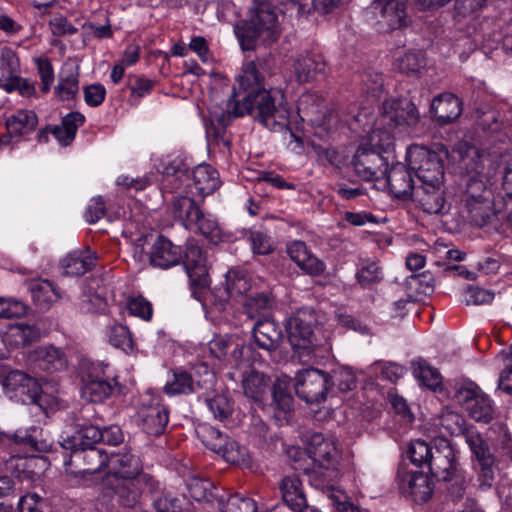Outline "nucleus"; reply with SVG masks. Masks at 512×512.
I'll return each mask as SVG.
<instances>
[{"instance_id":"1","label":"nucleus","mask_w":512,"mask_h":512,"mask_svg":"<svg viewBox=\"0 0 512 512\" xmlns=\"http://www.w3.org/2000/svg\"><path fill=\"white\" fill-rule=\"evenodd\" d=\"M270 74L271 65L268 58H257L243 67L226 108L210 110L206 123L208 141L222 143L228 147L230 142L225 137L227 126L232 118L246 113H255V118L269 130L287 128L290 112L283 92L266 88L265 80Z\"/></svg>"},{"instance_id":"2","label":"nucleus","mask_w":512,"mask_h":512,"mask_svg":"<svg viewBox=\"0 0 512 512\" xmlns=\"http://www.w3.org/2000/svg\"><path fill=\"white\" fill-rule=\"evenodd\" d=\"M70 458L65 461V465H74L77 470L75 473L81 475L94 474L108 465L105 484L113 490L122 499L125 505L128 495V456L126 454H111L108 457L102 450L90 446L69 449Z\"/></svg>"},{"instance_id":"3","label":"nucleus","mask_w":512,"mask_h":512,"mask_svg":"<svg viewBox=\"0 0 512 512\" xmlns=\"http://www.w3.org/2000/svg\"><path fill=\"white\" fill-rule=\"evenodd\" d=\"M420 121V114L413 102L408 99H388L383 102L375 127L368 133L367 141L383 150L394 145L395 131H404L415 127Z\"/></svg>"},{"instance_id":"4","label":"nucleus","mask_w":512,"mask_h":512,"mask_svg":"<svg viewBox=\"0 0 512 512\" xmlns=\"http://www.w3.org/2000/svg\"><path fill=\"white\" fill-rule=\"evenodd\" d=\"M279 11L269 1L259 2L248 20L239 21L235 34L243 50H253L259 44H271L278 40L282 28Z\"/></svg>"},{"instance_id":"5","label":"nucleus","mask_w":512,"mask_h":512,"mask_svg":"<svg viewBox=\"0 0 512 512\" xmlns=\"http://www.w3.org/2000/svg\"><path fill=\"white\" fill-rule=\"evenodd\" d=\"M308 453L316 466L310 474V481L317 489L334 485L339 477L337 469L340 450L333 437L314 433L308 443Z\"/></svg>"},{"instance_id":"6","label":"nucleus","mask_w":512,"mask_h":512,"mask_svg":"<svg viewBox=\"0 0 512 512\" xmlns=\"http://www.w3.org/2000/svg\"><path fill=\"white\" fill-rule=\"evenodd\" d=\"M0 384L11 398H18L24 404H33L42 411H47L48 396L42 392L38 381L24 371L2 367Z\"/></svg>"},{"instance_id":"7","label":"nucleus","mask_w":512,"mask_h":512,"mask_svg":"<svg viewBox=\"0 0 512 512\" xmlns=\"http://www.w3.org/2000/svg\"><path fill=\"white\" fill-rule=\"evenodd\" d=\"M406 160L410 169L416 175L420 185H443L444 166L441 157L423 146L413 145L409 147Z\"/></svg>"},{"instance_id":"8","label":"nucleus","mask_w":512,"mask_h":512,"mask_svg":"<svg viewBox=\"0 0 512 512\" xmlns=\"http://www.w3.org/2000/svg\"><path fill=\"white\" fill-rule=\"evenodd\" d=\"M320 323L319 317L312 308L298 310L288 321V339L296 350L312 351L319 343L315 328Z\"/></svg>"},{"instance_id":"9","label":"nucleus","mask_w":512,"mask_h":512,"mask_svg":"<svg viewBox=\"0 0 512 512\" xmlns=\"http://www.w3.org/2000/svg\"><path fill=\"white\" fill-rule=\"evenodd\" d=\"M294 389L299 398L307 403L325 401L331 389L330 375L316 368L299 371L294 378Z\"/></svg>"},{"instance_id":"10","label":"nucleus","mask_w":512,"mask_h":512,"mask_svg":"<svg viewBox=\"0 0 512 512\" xmlns=\"http://www.w3.org/2000/svg\"><path fill=\"white\" fill-rule=\"evenodd\" d=\"M370 147L365 145L360 146L354 157L353 167L355 173L365 181H378L383 179L387 174L388 158L382 152L387 153L388 150H383L370 144Z\"/></svg>"},{"instance_id":"11","label":"nucleus","mask_w":512,"mask_h":512,"mask_svg":"<svg viewBox=\"0 0 512 512\" xmlns=\"http://www.w3.org/2000/svg\"><path fill=\"white\" fill-rule=\"evenodd\" d=\"M431 475L439 481H451L458 478L459 464L456 452L445 438L434 440V450L429 464Z\"/></svg>"},{"instance_id":"12","label":"nucleus","mask_w":512,"mask_h":512,"mask_svg":"<svg viewBox=\"0 0 512 512\" xmlns=\"http://www.w3.org/2000/svg\"><path fill=\"white\" fill-rule=\"evenodd\" d=\"M201 370L203 371L204 378L196 381L185 370H173L171 378L164 386L165 393L172 396L210 390L213 387L215 375L204 364L199 366L197 372L200 374Z\"/></svg>"},{"instance_id":"13","label":"nucleus","mask_w":512,"mask_h":512,"mask_svg":"<svg viewBox=\"0 0 512 512\" xmlns=\"http://www.w3.org/2000/svg\"><path fill=\"white\" fill-rule=\"evenodd\" d=\"M455 399L474 420L484 423L492 420L494 410L491 401L477 386H461L455 393Z\"/></svg>"},{"instance_id":"14","label":"nucleus","mask_w":512,"mask_h":512,"mask_svg":"<svg viewBox=\"0 0 512 512\" xmlns=\"http://www.w3.org/2000/svg\"><path fill=\"white\" fill-rule=\"evenodd\" d=\"M183 263L190 279L192 295L201 300V291L209 285L208 267L202 249L194 244L188 245Z\"/></svg>"},{"instance_id":"15","label":"nucleus","mask_w":512,"mask_h":512,"mask_svg":"<svg viewBox=\"0 0 512 512\" xmlns=\"http://www.w3.org/2000/svg\"><path fill=\"white\" fill-rule=\"evenodd\" d=\"M151 395L147 396L148 405L143 404L138 411V425L148 435L158 436L165 431L169 414L165 406L154 402Z\"/></svg>"},{"instance_id":"16","label":"nucleus","mask_w":512,"mask_h":512,"mask_svg":"<svg viewBox=\"0 0 512 512\" xmlns=\"http://www.w3.org/2000/svg\"><path fill=\"white\" fill-rule=\"evenodd\" d=\"M286 251L290 259L306 274L318 276L325 271V263L312 254L303 241L295 240L288 243Z\"/></svg>"},{"instance_id":"17","label":"nucleus","mask_w":512,"mask_h":512,"mask_svg":"<svg viewBox=\"0 0 512 512\" xmlns=\"http://www.w3.org/2000/svg\"><path fill=\"white\" fill-rule=\"evenodd\" d=\"M412 170L402 163H396L388 170L383 178L386 180L390 191L397 198L405 199L410 195H414L415 185L412 178Z\"/></svg>"},{"instance_id":"18","label":"nucleus","mask_w":512,"mask_h":512,"mask_svg":"<svg viewBox=\"0 0 512 512\" xmlns=\"http://www.w3.org/2000/svg\"><path fill=\"white\" fill-rule=\"evenodd\" d=\"M371 9L388 29H398L405 24V4L400 0H376L371 5Z\"/></svg>"},{"instance_id":"19","label":"nucleus","mask_w":512,"mask_h":512,"mask_svg":"<svg viewBox=\"0 0 512 512\" xmlns=\"http://www.w3.org/2000/svg\"><path fill=\"white\" fill-rule=\"evenodd\" d=\"M29 361L39 369L53 373L67 367L65 353L54 346H40L30 352Z\"/></svg>"},{"instance_id":"20","label":"nucleus","mask_w":512,"mask_h":512,"mask_svg":"<svg viewBox=\"0 0 512 512\" xmlns=\"http://www.w3.org/2000/svg\"><path fill=\"white\" fill-rule=\"evenodd\" d=\"M461 112V100L451 93L440 94L431 103V113L439 125L452 123L461 115Z\"/></svg>"},{"instance_id":"21","label":"nucleus","mask_w":512,"mask_h":512,"mask_svg":"<svg viewBox=\"0 0 512 512\" xmlns=\"http://www.w3.org/2000/svg\"><path fill=\"white\" fill-rule=\"evenodd\" d=\"M443 185L426 184L416 187L414 197L428 214H440L445 211L446 198Z\"/></svg>"},{"instance_id":"22","label":"nucleus","mask_w":512,"mask_h":512,"mask_svg":"<svg viewBox=\"0 0 512 512\" xmlns=\"http://www.w3.org/2000/svg\"><path fill=\"white\" fill-rule=\"evenodd\" d=\"M112 391L108 381L103 379L95 369L82 374L81 397L87 402L99 403L106 399Z\"/></svg>"},{"instance_id":"23","label":"nucleus","mask_w":512,"mask_h":512,"mask_svg":"<svg viewBox=\"0 0 512 512\" xmlns=\"http://www.w3.org/2000/svg\"><path fill=\"white\" fill-rule=\"evenodd\" d=\"M182 258V250L175 246L171 241L159 236L154 242L149 255V262L153 266L163 269L177 265Z\"/></svg>"},{"instance_id":"24","label":"nucleus","mask_w":512,"mask_h":512,"mask_svg":"<svg viewBox=\"0 0 512 512\" xmlns=\"http://www.w3.org/2000/svg\"><path fill=\"white\" fill-rule=\"evenodd\" d=\"M282 330L277 323L270 319L258 320L253 327L255 344L266 351L276 350L282 342Z\"/></svg>"},{"instance_id":"25","label":"nucleus","mask_w":512,"mask_h":512,"mask_svg":"<svg viewBox=\"0 0 512 512\" xmlns=\"http://www.w3.org/2000/svg\"><path fill=\"white\" fill-rule=\"evenodd\" d=\"M399 479L404 490L408 491L416 502H426L432 495L429 478L421 471L399 472Z\"/></svg>"},{"instance_id":"26","label":"nucleus","mask_w":512,"mask_h":512,"mask_svg":"<svg viewBox=\"0 0 512 512\" xmlns=\"http://www.w3.org/2000/svg\"><path fill=\"white\" fill-rule=\"evenodd\" d=\"M209 350L219 360L225 359L230 352L231 359L238 363L252 351V347L239 343L233 337L218 336L209 342Z\"/></svg>"},{"instance_id":"27","label":"nucleus","mask_w":512,"mask_h":512,"mask_svg":"<svg viewBox=\"0 0 512 512\" xmlns=\"http://www.w3.org/2000/svg\"><path fill=\"white\" fill-rule=\"evenodd\" d=\"M96 255L89 249L73 251L62 260L63 274L82 276L96 264Z\"/></svg>"},{"instance_id":"28","label":"nucleus","mask_w":512,"mask_h":512,"mask_svg":"<svg viewBox=\"0 0 512 512\" xmlns=\"http://www.w3.org/2000/svg\"><path fill=\"white\" fill-rule=\"evenodd\" d=\"M13 444L29 447L36 452H49L53 448V441L40 427L33 426L27 430H17L13 433Z\"/></svg>"},{"instance_id":"29","label":"nucleus","mask_w":512,"mask_h":512,"mask_svg":"<svg viewBox=\"0 0 512 512\" xmlns=\"http://www.w3.org/2000/svg\"><path fill=\"white\" fill-rule=\"evenodd\" d=\"M171 209L174 218L188 229L194 228L195 221L201 216L202 212V209L196 201L186 195L175 197L171 203Z\"/></svg>"},{"instance_id":"30","label":"nucleus","mask_w":512,"mask_h":512,"mask_svg":"<svg viewBox=\"0 0 512 512\" xmlns=\"http://www.w3.org/2000/svg\"><path fill=\"white\" fill-rule=\"evenodd\" d=\"M192 181L201 196L210 195L221 186L218 171L206 163L199 164L193 169Z\"/></svg>"},{"instance_id":"31","label":"nucleus","mask_w":512,"mask_h":512,"mask_svg":"<svg viewBox=\"0 0 512 512\" xmlns=\"http://www.w3.org/2000/svg\"><path fill=\"white\" fill-rule=\"evenodd\" d=\"M242 388L246 397L260 403L268 392L269 378L262 372L250 370L243 374Z\"/></svg>"},{"instance_id":"32","label":"nucleus","mask_w":512,"mask_h":512,"mask_svg":"<svg viewBox=\"0 0 512 512\" xmlns=\"http://www.w3.org/2000/svg\"><path fill=\"white\" fill-rule=\"evenodd\" d=\"M294 75L299 83L314 80L317 75L325 72V62L320 56L303 55L294 62Z\"/></svg>"},{"instance_id":"33","label":"nucleus","mask_w":512,"mask_h":512,"mask_svg":"<svg viewBox=\"0 0 512 512\" xmlns=\"http://www.w3.org/2000/svg\"><path fill=\"white\" fill-rule=\"evenodd\" d=\"M77 427L76 435L58 443L63 449L90 447L103 439L102 429L95 425L77 424Z\"/></svg>"},{"instance_id":"34","label":"nucleus","mask_w":512,"mask_h":512,"mask_svg":"<svg viewBox=\"0 0 512 512\" xmlns=\"http://www.w3.org/2000/svg\"><path fill=\"white\" fill-rule=\"evenodd\" d=\"M280 490L284 503L292 511L298 512L306 506V498L302 491L300 479L295 476H286L282 479Z\"/></svg>"},{"instance_id":"35","label":"nucleus","mask_w":512,"mask_h":512,"mask_svg":"<svg viewBox=\"0 0 512 512\" xmlns=\"http://www.w3.org/2000/svg\"><path fill=\"white\" fill-rule=\"evenodd\" d=\"M85 121L84 116L79 112H71L62 118L60 125H55L50 129V133L55 136L59 143L68 146L75 139L76 132Z\"/></svg>"},{"instance_id":"36","label":"nucleus","mask_w":512,"mask_h":512,"mask_svg":"<svg viewBox=\"0 0 512 512\" xmlns=\"http://www.w3.org/2000/svg\"><path fill=\"white\" fill-rule=\"evenodd\" d=\"M38 123L37 115L32 110H20L16 114L10 116L6 120V128L8 136H5V143L9 142L12 136H20L22 134L33 131Z\"/></svg>"},{"instance_id":"37","label":"nucleus","mask_w":512,"mask_h":512,"mask_svg":"<svg viewBox=\"0 0 512 512\" xmlns=\"http://www.w3.org/2000/svg\"><path fill=\"white\" fill-rule=\"evenodd\" d=\"M78 67L65 65L59 73V82L54 89L56 96L61 100L73 99L79 91Z\"/></svg>"},{"instance_id":"38","label":"nucleus","mask_w":512,"mask_h":512,"mask_svg":"<svg viewBox=\"0 0 512 512\" xmlns=\"http://www.w3.org/2000/svg\"><path fill=\"white\" fill-rule=\"evenodd\" d=\"M489 184V178L480 171H476V173L469 175L463 200L492 199Z\"/></svg>"},{"instance_id":"39","label":"nucleus","mask_w":512,"mask_h":512,"mask_svg":"<svg viewBox=\"0 0 512 512\" xmlns=\"http://www.w3.org/2000/svg\"><path fill=\"white\" fill-rule=\"evenodd\" d=\"M128 308V301L119 302L120 319H115L107 327L106 335L108 342L115 348L125 351L124 345L128 340V327L125 324L124 309Z\"/></svg>"},{"instance_id":"40","label":"nucleus","mask_w":512,"mask_h":512,"mask_svg":"<svg viewBox=\"0 0 512 512\" xmlns=\"http://www.w3.org/2000/svg\"><path fill=\"white\" fill-rule=\"evenodd\" d=\"M198 436L202 443L210 450L221 453L227 445L229 438L220 430L209 425H201L197 429Z\"/></svg>"},{"instance_id":"41","label":"nucleus","mask_w":512,"mask_h":512,"mask_svg":"<svg viewBox=\"0 0 512 512\" xmlns=\"http://www.w3.org/2000/svg\"><path fill=\"white\" fill-rule=\"evenodd\" d=\"M413 365V373L422 385L431 390H436L441 386L442 376L437 369L423 360L416 361Z\"/></svg>"},{"instance_id":"42","label":"nucleus","mask_w":512,"mask_h":512,"mask_svg":"<svg viewBox=\"0 0 512 512\" xmlns=\"http://www.w3.org/2000/svg\"><path fill=\"white\" fill-rule=\"evenodd\" d=\"M465 440L480 465L494 463L488 444L482 439L478 432L473 429L466 431Z\"/></svg>"},{"instance_id":"43","label":"nucleus","mask_w":512,"mask_h":512,"mask_svg":"<svg viewBox=\"0 0 512 512\" xmlns=\"http://www.w3.org/2000/svg\"><path fill=\"white\" fill-rule=\"evenodd\" d=\"M31 294L34 303L41 308L48 307L60 297L53 283L48 280L32 284Z\"/></svg>"},{"instance_id":"44","label":"nucleus","mask_w":512,"mask_h":512,"mask_svg":"<svg viewBox=\"0 0 512 512\" xmlns=\"http://www.w3.org/2000/svg\"><path fill=\"white\" fill-rule=\"evenodd\" d=\"M470 220L477 226L484 225L492 214V199L463 200Z\"/></svg>"},{"instance_id":"45","label":"nucleus","mask_w":512,"mask_h":512,"mask_svg":"<svg viewBox=\"0 0 512 512\" xmlns=\"http://www.w3.org/2000/svg\"><path fill=\"white\" fill-rule=\"evenodd\" d=\"M321 490L330 501V504L333 507V512H366L351 503L348 500L347 495L343 491L337 489L334 485H328L326 488Z\"/></svg>"},{"instance_id":"46","label":"nucleus","mask_w":512,"mask_h":512,"mask_svg":"<svg viewBox=\"0 0 512 512\" xmlns=\"http://www.w3.org/2000/svg\"><path fill=\"white\" fill-rule=\"evenodd\" d=\"M464 424V418L460 414L450 410L443 411L440 414L437 423L440 429H443L450 435L463 434L465 436V432L471 429L465 428Z\"/></svg>"},{"instance_id":"47","label":"nucleus","mask_w":512,"mask_h":512,"mask_svg":"<svg viewBox=\"0 0 512 512\" xmlns=\"http://www.w3.org/2000/svg\"><path fill=\"white\" fill-rule=\"evenodd\" d=\"M193 229L201 233L211 242L216 243L222 239L221 228L216 219L211 214H206L203 211L201 212V216L195 221Z\"/></svg>"},{"instance_id":"48","label":"nucleus","mask_w":512,"mask_h":512,"mask_svg":"<svg viewBox=\"0 0 512 512\" xmlns=\"http://www.w3.org/2000/svg\"><path fill=\"white\" fill-rule=\"evenodd\" d=\"M251 288L248 276L242 271L230 270L226 274V291L230 297L243 295Z\"/></svg>"},{"instance_id":"49","label":"nucleus","mask_w":512,"mask_h":512,"mask_svg":"<svg viewBox=\"0 0 512 512\" xmlns=\"http://www.w3.org/2000/svg\"><path fill=\"white\" fill-rule=\"evenodd\" d=\"M220 454L227 462L235 465L249 467L251 464L250 455L247 449L239 445L236 441L230 439Z\"/></svg>"},{"instance_id":"50","label":"nucleus","mask_w":512,"mask_h":512,"mask_svg":"<svg viewBox=\"0 0 512 512\" xmlns=\"http://www.w3.org/2000/svg\"><path fill=\"white\" fill-rule=\"evenodd\" d=\"M222 512H257L256 502L238 493L230 495L226 501L221 500Z\"/></svg>"},{"instance_id":"51","label":"nucleus","mask_w":512,"mask_h":512,"mask_svg":"<svg viewBox=\"0 0 512 512\" xmlns=\"http://www.w3.org/2000/svg\"><path fill=\"white\" fill-rule=\"evenodd\" d=\"M356 278L362 287H367L379 282L383 278V272L377 262L364 260L356 273Z\"/></svg>"},{"instance_id":"52","label":"nucleus","mask_w":512,"mask_h":512,"mask_svg":"<svg viewBox=\"0 0 512 512\" xmlns=\"http://www.w3.org/2000/svg\"><path fill=\"white\" fill-rule=\"evenodd\" d=\"M432 450H434V441L430 445L423 440H415L409 445L408 455L415 466H422L423 464L429 466Z\"/></svg>"},{"instance_id":"53","label":"nucleus","mask_w":512,"mask_h":512,"mask_svg":"<svg viewBox=\"0 0 512 512\" xmlns=\"http://www.w3.org/2000/svg\"><path fill=\"white\" fill-rule=\"evenodd\" d=\"M273 404L275 409L284 415L291 412L294 407V399L287 392L285 382L278 380L273 385Z\"/></svg>"},{"instance_id":"54","label":"nucleus","mask_w":512,"mask_h":512,"mask_svg":"<svg viewBox=\"0 0 512 512\" xmlns=\"http://www.w3.org/2000/svg\"><path fill=\"white\" fill-rule=\"evenodd\" d=\"M206 404L214 418L219 421H224L229 418L233 411L229 399L223 394H218L212 398H207Z\"/></svg>"},{"instance_id":"55","label":"nucleus","mask_w":512,"mask_h":512,"mask_svg":"<svg viewBox=\"0 0 512 512\" xmlns=\"http://www.w3.org/2000/svg\"><path fill=\"white\" fill-rule=\"evenodd\" d=\"M425 65V58L420 52H408L396 62L397 68L408 75L418 73Z\"/></svg>"},{"instance_id":"56","label":"nucleus","mask_w":512,"mask_h":512,"mask_svg":"<svg viewBox=\"0 0 512 512\" xmlns=\"http://www.w3.org/2000/svg\"><path fill=\"white\" fill-rule=\"evenodd\" d=\"M153 233L150 229L145 228L139 232V236L133 240V258L138 263L149 262V255L147 248L150 246L153 240Z\"/></svg>"},{"instance_id":"57","label":"nucleus","mask_w":512,"mask_h":512,"mask_svg":"<svg viewBox=\"0 0 512 512\" xmlns=\"http://www.w3.org/2000/svg\"><path fill=\"white\" fill-rule=\"evenodd\" d=\"M271 305L270 297L261 293L248 297L244 303V310L249 318H254L268 310Z\"/></svg>"},{"instance_id":"58","label":"nucleus","mask_w":512,"mask_h":512,"mask_svg":"<svg viewBox=\"0 0 512 512\" xmlns=\"http://www.w3.org/2000/svg\"><path fill=\"white\" fill-rule=\"evenodd\" d=\"M0 88L8 92L18 90L22 96L30 97L35 93V86L27 79L17 76L0 78Z\"/></svg>"},{"instance_id":"59","label":"nucleus","mask_w":512,"mask_h":512,"mask_svg":"<svg viewBox=\"0 0 512 512\" xmlns=\"http://www.w3.org/2000/svg\"><path fill=\"white\" fill-rule=\"evenodd\" d=\"M187 488L190 497L196 501H209V497L212 495L213 485L210 481L193 477L189 480Z\"/></svg>"},{"instance_id":"60","label":"nucleus","mask_w":512,"mask_h":512,"mask_svg":"<svg viewBox=\"0 0 512 512\" xmlns=\"http://www.w3.org/2000/svg\"><path fill=\"white\" fill-rule=\"evenodd\" d=\"M130 315L143 321H150L153 316L152 303L142 295L130 296Z\"/></svg>"},{"instance_id":"61","label":"nucleus","mask_w":512,"mask_h":512,"mask_svg":"<svg viewBox=\"0 0 512 512\" xmlns=\"http://www.w3.org/2000/svg\"><path fill=\"white\" fill-rule=\"evenodd\" d=\"M155 82L143 76H135L134 82L130 85V105H134L139 100L150 94Z\"/></svg>"},{"instance_id":"62","label":"nucleus","mask_w":512,"mask_h":512,"mask_svg":"<svg viewBox=\"0 0 512 512\" xmlns=\"http://www.w3.org/2000/svg\"><path fill=\"white\" fill-rule=\"evenodd\" d=\"M500 356L505 363V369L500 374L498 386L504 392L510 394L512 393V345L509 352L502 351Z\"/></svg>"},{"instance_id":"63","label":"nucleus","mask_w":512,"mask_h":512,"mask_svg":"<svg viewBox=\"0 0 512 512\" xmlns=\"http://www.w3.org/2000/svg\"><path fill=\"white\" fill-rule=\"evenodd\" d=\"M478 125L485 131L496 132L502 127L500 114L492 109L479 112Z\"/></svg>"},{"instance_id":"64","label":"nucleus","mask_w":512,"mask_h":512,"mask_svg":"<svg viewBox=\"0 0 512 512\" xmlns=\"http://www.w3.org/2000/svg\"><path fill=\"white\" fill-rule=\"evenodd\" d=\"M154 508L157 512H181V501L171 495L163 494L157 497L153 502Z\"/></svg>"}]
</instances>
